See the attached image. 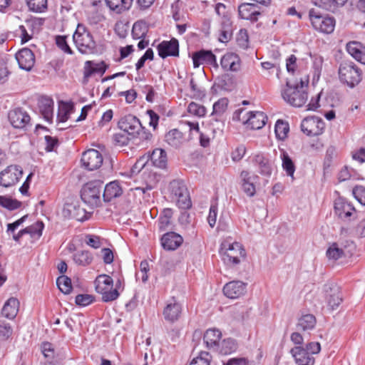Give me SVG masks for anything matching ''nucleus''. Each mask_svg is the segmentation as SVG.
Segmentation results:
<instances>
[{
  "instance_id": "obj_1",
  "label": "nucleus",
  "mask_w": 365,
  "mask_h": 365,
  "mask_svg": "<svg viewBox=\"0 0 365 365\" xmlns=\"http://www.w3.org/2000/svg\"><path fill=\"white\" fill-rule=\"evenodd\" d=\"M307 87L308 80L301 79L299 83L294 84L287 81L286 87L282 90V96L289 105L297 108L302 107L308 99Z\"/></svg>"
},
{
  "instance_id": "obj_2",
  "label": "nucleus",
  "mask_w": 365,
  "mask_h": 365,
  "mask_svg": "<svg viewBox=\"0 0 365 365\" xmlns=\"http://www.w3.org/2000/svg\"><path fill=\"white\" fill-rule=\"evenodd\" d=\"M73 38L78 50L81 53L92 54L96 52V43L92 34L84 26L78 25Z\"/></svg>"
},
{
  "instance_id": "obj_3",
  "label": "nucleus",
  "mask_w": 365,
  "mask_h": 365,
  "mask_svg": "<svg viewBox=\"0 0 365 365\" xmlns=\"http://www.w3.org/2000/svg\"><path fill=\"white\" fill-rule=\"evenodd\" d=\"M220 252L222 259L227 265H235L240 262V258L246 255L242 245L237 242H230L225 240L221 245Z\"/></svg>"
},
{
  "instance_id": "obj_4",
  "label": "nucleus",
  "mask_w": 365,
  "mask_h": 365,
  "mask_svg": "<svg viewBox=\"0 0 365 365\" xmlns=\"http://www.w3.org/2000/svg\"><path fill=\"white\" fill-rule=\"evenodd\" d=\"M170 197L181 209H187L191 207V201L188 190L185 182L181 180H172L168 187Z\"/></svg>"
},
{
  "instance_id": "obj_5",
  "label": "nucleus",
  "mask_w": 365,
  "mask_h": 365,
  "mask_svg": "<svg viewBox=\"0 0 365 365\" xmlns=\"http://www.w3.org/2000/svg\"><path fill=\"white\" fill-rule=\"evenodd\" d=\"M339 78L341 83L354 88L361 81V71L353 62L344 61L339 67Z\"/></svg>"
},
{
  "instance_id": "obj_6",
  "label": "nucleus",
  "mask_w": 365,
  "mask_h": 365,
  "mask_svg": "<svg viewBox=\"0 0 365 365\" xmlns=\"http://www.w3.org/2000/svg\"><path fill=\"white\" fill-rule=\"evenodd\" d=\"M96 290L102 295L105 302L115 300L120 295L119 292L113 289V279L107 274H101L95 280Z\"/></svg>"
},
{
  "instance_id": "obj_7",
  "label": "nucleus",
  "mask_w": 365,
  "mask_h": 365,
  "mask_svg": "<svg viewBox=\"0 0 365 365\" xmlns=\"http://www.w3.org/2000/svg\"><path fill=\"white\" fill-rule=\"evenodd\" d=\"M103 182L101 180H93L86 183L81 189L82 200L91 207L98 206L101 202V194Z\"/></svg>"
},
{
  "instance_id": "obj_8",
  "label": "nucleus",
  "mask_w": 365,
  "mask_h": 365,
  "mask_svg": "<svg viewBox=\"0 0 365 365\" xmlns=\"http://www.w3.org/2000/svg\"><path fill=\"white\" fill-rule=\"evenodd\" d=\"M309 18L313 27L320 32L331 34L335 27V19L333 17L323 16L314 9L309 11Z\"/></svg>"
},
{
  "instance_id": "obj_9",
  "label": "nucleus",
  "mask_w": 365,
  "mask_h": 365,
  "mask_svg": "<svg viewBox=\"0 0 365 365\" xmlns=\"http://www.w3.org/2000/svg\"><path fill=\"white\" fill-rule=\"evenodd\" d=\"M21 168L16 165L7 166L0 173V185L9 187L15 185L22 177Z\"/></svg>"
},
{
  "instance_id": "obj_10",
  "label": "nucleus",
  "mask_w": 365,
  "mask_h": 365,
  "mask_svg": "<svg viewBox=\"0 0 365 365\" xmlns=\"http://www.w3.org/2000/svg\"><path fill=\"white\" fill-rule=\"evenodd\" d=\"M324 128V121L317 116L307 117L301 123L302 131L309 136H314L322 134Z\"/></svg>"
},
{
  "instance_id": "obj_11",
  "label": "nucleus",
  "mask_w": 365,
  "mask_h": 365,
  "mask_svg": "<svg viewBox=\"0 0 365 365\" xmlns=\"http://www.w3.org/2000/svg\"><path fill=\"white\" fill-rule=\"evenodd\" d=\"M354 249L353 242H346V245L333 243L327 250V256L329 259L337 260L342 257L351 255Z\"/></svg>"
},
{
  "instance_id": "obj_12",
  "label": "nucleus",
  "mask_w": 365,
  "mask_h": 365,
  "mask_svg": "<svg viewBox=\"0 0 365 365\" xmlns=\"http://www.w3.org/2000/svg\"><path fill=\"white\" fill-rule=\"evenodd\" d=\"M103 160L101 153L95 149L85 151L81 157L82 165L88 170L98 169L102 165Z\"/></svg>"
},
{
  "instance_id": "obj_13",
  "label": "nucleus",
  "mask_w": 365,
  "mask_h": 365,
  "mask_svg": "<svg viewBox=\"0 0 365 365\" xmlns=\"http://www.w3.org/2000/svg\"><path fill=\"white\" fill-rule=\"evenodd\" d=\"M120 130L133 137L143 128L139 119L133 115H127L121 118L118 122Z\"/></svg>"
},
{
  "instance_id": "obj_14",
  "label": "nucleus",
  "mask_w": 365,
  "mask_h": 365,
  "mask_svg": "<svg viewBox=\"0 0 365 365\" xmlns=\"http://www.w3.org/2000/svg\"><path fill=\"white\" fill-rule=\"evenodd\" d=\"M8 118L11 125L15 128H24L30 122V116L21 108H17L11 110Z\"/></svg>"
},
{
  "instance_id": "obj_15",
  "label": "nucleus",
  "mask_w": 365,
  "mask_h": 365,
  "mask_svg": "<svg viewBox=\"0 0 365 365\" xmlns=\"http://www.w3.org/2000/svg\"><path fill=\"white\" fill-rule=\"evenodd\" d=\"M16 59L19 67L25 71H29L35 63V56L32 51L27 48L19 50L16 54Z\"/></svg>"
},
{
  "instance_id": "obj_16",
  "label": "nucleus",
  "mask_w": 365,
  "mask_h": 365,
  "mask_svg": "<svg viewBox=\"0 0 365 365\" xmlns=\"http://www.w3.org/2000/svg\"><path fill=\"white\" fill-rule=\"evenodd\" d=\"M157 48L158 55L163 58H165L168 56H179V43L178 41L175 38L162 41L158 44Z\"/></svg>"
},
{
  "instance_id": "obj_17",
  "label": "nucleus",
  "mask_w": 365,
  "mask_h": 365,
  "mask_svg": "<svg viewBox=\"0 0 365 365\" xmlns=\"http://www.w3.org/2000/svg\"><path fill=\"white\" fill-rule=\"evenodd\" d=\"M239 16L252 22H256L261 14L258 5L253 3H244L239 6Z\"/></svg>"
},
{
  "instance_id": "obj_18",
  "label": "nucleus",
  "mask_w": 365,
  "mask_h": 365,
  "mask_svg": "<svg viewBox=\"0 0 365 365\" xmlns=\"http://www.w3.org/2000/svg\"><path fill=\"white\" fill-rule=\"evenodd\" d=\"M247 284L241 281H232L227 283L223 288L226 297L230 299H237L246 292Z\"/></svg>"
},
{
  "instance_id": "obj_19",
  "label": "nucleus",
  "mask_w": 365,
  "mask_h": 365,
  "mask_svg": "<svg viewBox=\"0 0 365 365\" xmlns=\"http://www.w3.org/2000/svg\"><path fill=\"white\" fill-rule=\"evenodd\" d=\"M193 66L197 68L200 65L207 63L215 68L218 67L215 56L210 51L201 50L192 55Z\"/></svg>"
},
{
  "instance_id": "obj_20",
  "label": "nucleus",
  "mask_w": 365,
  "mask_h": 365,
  "mask_svg": "<svg viewBox=\"0 0 365 365\" xmlns=\"http://www.w3.org/2000/svg\"><path fill=\"white\" fill-rule=\"evenodd\" d=\"M298 365H313L314 358L302 346H296L290 351Z\"/></svg>"
},
{
  "instance_id": "obj_21",
  "label": "nucleus",
  "mask_w": 365,
  "mask_h": 365,
  "mask_svg": "<svg viewBox=\"0 0 365 365\" xmlns=\"http://www.w3.org/2000/svg\"><path fill=\"white\" fill-rule=\"evenodd\" d=\"M182 242V236L174 232H167L161 237V245L166 250H175Z\"/></svg>"
},
{
  "instance_id": "obj_22",
  "label": "nucleus",
  "mask_w": 365,
  "mask_h": 365,
  "mask_svg": "<svg viewBox=\"0 0 365 365\" xmlns=\"http://www.w3.org/2000/svg\"><path fill=\"white\" fill-rule=\"evenodd\" d=\"M326 292L327 302L329 309L334 310L338 308L343 301V294L341 289L336 285H333L329 287V289L326 290Z\"/></svg>"
},
{
  "instance_id": "obj_23",
  "label": "nucleus",
  "mask_w": 365,
  "mask_h": 365,
  "mask_svg": "<svg viewBox=\"0 0 365 365\" xmlns=\"http://www.w3.org/2000/svg\"><path fill=\"white\" fill-rule=\"evenodd\" d=\"M242 190L248 197H253L256 192L255 183L258 180L257 175H250V173L243 170L240 174Z\"/></svg>"
},
{
  "instance_id": "obj_24",
  "label": "nucleus",
  "mask_w": 365,
  "mask_h": 365,
  "mask_svg": "<svg viewBox=\"0 0 365 365\" xmlns=\"http://www.w3.org/2000/svg\"><path fill=\"white\" fill-rule=\"evenodd\" d=\"M182 311L181 305L174 299L168 303L163 310V316L165 320L174 322L178 320L180 316Z\"/></svg>"
},
{
  "instance_id": "obj_25",
  "label": "nucleus",
  "mask_w": 365,
  "mask_h": 365,
  "mask_svg": "<svg viewBox=\"0 0 365 365\" xmlns=\"http://www.w3.org/2000/svg\"><path fill=\"white\" fill-rule=\"evenodd\" d=\"M220 64L225 71H237L240 68V59L233 53H227L221 58Z\"/></svg>"
},
{
  "instance_id": "obj_26",
  "label": "nucleus",
  "mask_w": 365,
  "mask_h": 365,
  "mask_svg": "<svg viewBox=\"0 0 365 365\" xmlns=\"http://www.w3.org/2000/svg\"><path fill=\"white\" fill-rule=\"evenodd\" d=\"M334 212L339 217L345 220L355 213L356 210L351 204L342 199H338L334 203Z\"/></svg>"
},
{
  "instance_id": "obj_27",
  "label": "nucleus",
  "mask_w": 365,
  "mask_h": 365,
  "mask_svg": "<svg viewBox=\"0 0 365 365\" xmlns=\"http://www.w3.org/2000/svg\"><path fill=\"white\" fill-rule=\"evenodd\" d=\"M247 118L243 121L244 123L248 124L252 129L258 130L262 128L265 125L267 116L262 112H248Z\"/></svg>"
},
{
  "instance_id": "obj_28",
  "label": "nucleus",
  "mask_w": 365,
  "mask_h": 365,
  "mask_svg": "<svg viewBox=\"0 0 365 365\" xmlns=\"http://www.w3.org/2000/svg\"><path fill=\"white\" fill-rule=\"evenodd\" d=\"M53 101L48 97H41L38 101V108L43 118L51 122L53 115Z\"/></svg>"
},
{
  "instance_id": "obj_29",
  "label": "nucleus",
  "mask_w": 365,
  "mask_h": 365,
  "mask_svg": "<svg viewBox=\"0 0 365 365\" xmlns=\"http://www.w3.org/2000/svg\"><path fill=\"white\" fill-rule=\"evenodd\" d=\"M222 337L221 331L215 328L207 329L204 334V341L207 347L215 351Z\"/></svg>"
},
{
  "instance_id": "obj_30",
  "label": "nucleus",
  "mask_w": 365,
  "mask_h": 365,
  "mask_svg": "<svg viewBox=\"0 0 365 365\" xmlns=\"http://www.w3.org/2000/svg\"><path fill=\"white\" fill-rule=\"evenodd\" d=\"M19 308V302L17 299L11 297L4 304L1 314L3 317L13 319L16 317Z\"/></svg>"
},
{
  "instance_id": "obj_31",
  "label": "nucleus",
  "mask_w": 365,
  "mask_h": 365,
  "mask_svg": "<svg viewBox=\"0 0 365 365\" xmlns=\"http://www.w3.org/2000/svg\"><path fill=\"white\" fill-rule=\"evenodd\" d=\"M123 190L119 182L117 181H113L105 186L103 197L106 202H109L112 199L120 196Z\"/></svg>"
},
{
  "instance_id": "obj_32",
  "label": "nucleus",
  "mask_w": 365,
  "mask_h": 365,
  "mask_svg": "<svg viewBox=\"0 0 365 365\" xmlns=\"http://www.w3.org/2000/svg\"><path fill=\"white\" fill-rule=\"evenodd\" d=\"M346 50L356 61L365 64V48L359 43L356 41L348 43Z\"/></svg>"
},
{
  "instance_id": "obj_33",
  "label": "nucleus",
  "mask_w": 365,
  "mask_h": 365,
  "mask_svg": "<svg viewBox=\"0 0 365 365\" xmlns=\"http://www.w3.org/2000/svg\"><path fill=\"white\" fill-rule=\"evenodd\" d=\"M150 160L153 165L159 168H165L167 165V155L164 150L155 148L151 155L147 157V160Z\"/></svg>"
},
{
  "instance_id": "obj_34",
  "label": "nucleus",
  "mask_w": 365,
  "mask_h": 365,
  "mask_svg": "<svg viewBox=\"0 0 365 365\" xmlns=\"http://www.w3.org/2000/svg\"><path fill=\"white\" fill-rule=\"evenodd\" d=\"M74 106L71 102H65L61 101L58 102V110L57 119L59 123L66 122L73 112Z\"/></svg>"
},
{
  "instance_id": "obj_35",
  "label": "nucleus",
  "mask_w": 365,
  "mask_h": 365,
  "mask_svg": "<svg viewBox=\"0 0 365 365\" xmlns=\"http://www.w3.org/2000/svg\"><path fill=\"white\" fill-rule=\"evenodd\" d=\"M237 349L236 341L231 338H227L220 341L217 348L215 351L222 355H227L235 352Z\"/></svg>"
},
{
  "instance_id": "obj_36",
  "label": "nucleus",
  "mask_w": 365,
  "mask_h": 365,
  "mask_svg": "<svg viewBox=\"0 0 365 365\" xmlns=\"http://www.w3.org/2000/svg\"><path fill=\"white\" fill-rule=\"evenodd\" d=\"M106 1L110 10L117 14H121L130 9L133 0H106Z\"/></svg>"
},
{
  "instance_id": "obj_37",
  "label": "nucleus",
  "mask_w": 365,
  "mask_h": 365,
  "mask_svg": "<svg viewBox=\"0 0 365 365\" xmlns=\"http://www.w3.org/2000/svg\"><path fill=\"white\" fill-rule=\"evenodd\" d=\"M347 0H314V4L327 11L335 12L339 7L345 4Z\"/></svg>"
},
{
  "instance_id": "obj_38",
  "label": "nucleus",
  "mask_w": 365,
  "mask_h": 365,
  "mask_svg": "<svg viewBox=\"0 0 365 365\" xmlns=\"http://www.w3.org/2000/svg\"><path fill=\"white\" fill-rule=\"evenodd\" d=\"M254 162L258 166L262 175L269 176L272 173V166L269 160L262 154H257L254 157Z\"/></svg>"
},
{
  "instance_id": "obj_39",
  "label": "nucleus",
  "mask_w": 365,
  "mask_h": 365,
  "mask_svg": "<svg viewBox=\"0 0 365 365\" xmlns=\"http://www.w3.org/2000/svg\"><path fill=\"white\" fill-rule=\"evenodd\" d=\"M63 212H68L69 217L73 218L78 221H84L87 220L85 209L81 208L74 204H68L63 210Z\"/></svg>"
},
{
  "instance_id": "obj_40",
  "label": "nucleus",
  "mask_w": 365,
  "mask_h": 365,
  "mask_svg": "<svg viewBox=\"0 0 365 365\" xmlns=\"http://www.w3.org/2000/svg\"><path fill=\"white\" fill-rule=\"evenodd\" d=\"M173 212L170 208H165L163 210L158 219V227L160 231H165L171 228Z\"/></svg>"
},
{
  "instance_id": "obj_41",
  "label": "nucleus",
  "mask_w": 365,
  "mask_h": 365,
  "mask_svg": "<svg viewBox=\"0 0 365 365\" xmlns=\"http://www.w3.org/2000/svg\"><path fill=\"white\" fill-rule=\"evenodd\" d=\"M165 141L172 147H180L183 141L184 138L182 133L178 129H173L165 135Z\"/></svg>"
},
{
  "instance_id": "obj_42",
  "label": "nucleus",
  "mask_w": 365,
  "mask_h": 365,
  "mask_svg": "<svg viewBox=\"0 0 365 365\" xmlns=\"http://www.w3.org/2000/svg\"><path fill=\"white\" fill-rule=\"evenodd\" d=\"M232 36V22L230 19H225L221 22V29L219 41L222 43L228 42Z\"/></svg>"
},
{
  "instance_id": "obj_43",
  "label": "nucleus",
  "mask_w": 365,
  "mask_h": 365,
  "mask_svg": "<svg viewBox=\"0 0 365 365\" xmlns=\"http://www.w3.org/2000/svg\"><path fill=\"white\" fill-rule=\"evenodd\" d=\"M316 325L315 317L312 314H306L302 316L298 321V331H308L314 328Z\"/></svg>"
},
{
  "instance_id": "obj_44",
  "label": "nucleus",
  "mask_w": 365,
  "mask_h": 365,
  "mask_svg": "<svg viewBox=\"0 0 365 365\" xmlns=\"http://www.w3.org/2000/svg\"><path fill=\"white\" fill-rule=\"evenodd\" d=\"M280 158L282 161V168L288 176L294 178V173L295 171V165L289 154L284 150H281Z\"/></svg>"
},
{
  "instance_id": "obj_45",
  "label": "nucleus",
  "mask_w": 365,
  "mask_h": 365,
  "mask_svg": "<svg viewBox=\"0 0 365 365\" xmlns=\"http://www.w3.org/2000/svg\"><path fill=\"white\" fill-rule=\"evenodd\" d=\"M106 68L107 66L104 62L93 65L92 61H88L86 62L84 76L85 78H88L94 73H101L103 74L105 73Z\"/></svg>"
},
{
  "instance_id": "obj_46",
  "label": "nucleus",
  "mask_w": 365,
  "mask_h": 365,
  "mask_svg": "<svg viewBox=\"0 0 365 365\" xmlns=\"http://www.w3.org/2000/svg\"><path fill=\"white\" fill-rule=\"evenodd\" d=\"M185 123L189 127L190 131H196L200 133V143L204 148L210 145V137L205 132H200V128L197 123L186 121Z\"/></svg>"
},
{
  "instance_id": "obj_47",
  "label": "nucleus",
  "mask_w": 365,
  "mask_h": 365,
  "mask_svg": "<svg viewBox=\"0 0 365 365\" xmlns=\"http://www.w3.org/2000/svg\"><path fill=\"white\" fill-rule=\"evenodd\" d=\"M93 255L88 251H81L73 255L74 262L81 266H87L93 262Z\"/></svg>"
},
{
  "instance_id": "obj_48",
  "label": "nucleus",
  "mask_w": 365,
  "mask_h": 365,
  "mask_svg": "<svg viewBox=\"0 0 365 365\" xmlns=\"http://www.w3.org/2000/svg\"><path fill=\"white\" fill-rule=\"evenodd\" d=\"M148 31L147 24L143 21H138L133 26L132 35L134 38H143L145 36Z\"/></svg>"
},
{
  "instance_id": "obj_49",
  "label": "nucleus",
  "mask_w": 365,
  "mask_h": 365,
  "mask_svg": "<svg viewBox=\"0 0 365 365\" xmlns=\"http://www.w3.org/2000/svg\"><path fill=\"white\" fill-rule=\"evenodd\" d=\"M56 284L60 291L65 294H69L72 290L71 280L66 275L58 277Z\"/></svg>"
},
{
  "instance_id": "obj_50",
  "label": "nucleus",
  "mask_w": 365,
  "mask_h": 365,
  "mask_svg": "<svg viewBox=\"0 0 365 365\" xmlns=\"http://www.w3.org/2000/svg\"><path fill=\"white\" fill-rule=\"evenodd\" d=\"M44 19L41 18H31L25 21L24 25L33 35L38 32L40 27L43 24Z\"/></svg>"
},
{
  "instance_id": "obj_51",
  "label": "nucleus",
  "mask_w": 365,
  "mask_h": 365,
  "mask_svg": "<svg viewBox=\"0 0 365 365\" xmlns=\"http://www.w3.org/2000/svg\"><path fill=\"white\" fill-rule=\"evenodd\" d=\"M289 128L287 123L282 120H278L275 124V134L279 140H284L287 138Z\"/></svg>"
},
{
  "instance_id": "obj_52",
  "label": "nucleus",
  "mask_w": 365,
  "mask_h": 365,
  "mask_svg": "<svg viewBox=\"0 0 365 365\" xmlns=\"http://www.w3.org/2000/svg\"><path fill=\"white\" fill-rule=\"evenodd\" d=\"M30 10L43 12L47 8V0H26Z\"/></svg>"
},
{
  "instance_id": "obj_53",
  "label": "nucleus",
  "mask_w": 365,
  "mask_h": 365,
  "mask_svg": "<svg viewBox=\"0 0 365 365\" xmlns=\"http://www.w3.org/2000/svg\"><path fill=\"white\" fill-rule=\"evenodd\" d=\"M228 99L222 98L219 99L213 105V115H222L227 110L228 106Z\"/></svg>"
},
{
  "instance_id": "obj_54",
  "label": "nucleus",
  "mask_w": 365,
  "mask_h": 365,
  "mask_svg": "<svg viewBox=\"0 0 365 365\" xmlns=\"http://www.w3.org/2000/svg\"><path fill=\"white\" fill-rule=\"evenodd\" d=\"M43 227V223L41 221H38L26 227V234H29L32 237H39L42 235Z\"/></svg>"
},
{
  "instance_id": "obj_55",
  "label": "nucleus",
  "mask_w": 365,
  "mask_h": 365,
  "mask_svg": "<svg viewBox=\"0 0 365 365\" xmlns=\"http://www.w3.org/2000/svg\"><path fill=\"white\" fill-rule=\"evenodd\" d=\"M210 356L207 351H201L199 356L194 358L190 365H210Z\"/></svg>"
},
{
  "instance_id": "obj_56",
  "label": "nucleus",
  "mask_w": 365,
  "mask_h": 365,
  "mask_svg": "<svg viewBox=\"0 0 365 365\" xmlns=\"http://www.w3.org/2000/svg\"><path fill=\"white\" fill-rule=\"evenodd\" d=\"M0 205L10 210H13L19 207L21 202L16 200L0 195Z\"/></svg>"
},
{
  "instance_id": "obj_57",
  "label": "nucleus",
  "mask_w": 365,
  "mask_h": 365,
  "mask_svg": "<svg viewBox=\"0 0 365 365\" xmlns=\"http://www.w3.org/2000/svg\"><path fill=\"white\" fill-rule=\"evenodd\" d=\"M0 205L10 210H13L19 207L21 202L16 200L0 195Z\"/></svg>"
},
{
  "instance_id": "obj_58",
  "label": "nucleus",
  "mask_w": 365,
  "mask_h": 365,
  "mask_svg": "<svg viewBox=\"0 0 365 365\" xmlns=\"http://www.w3.org/2000/svg\"><path fill=\"white\" fill-rule=\"evenodd\" d=\"M84 242L88 246L94 249H98L103 245L102 239L99 236L94 235H86Z\"/></svg>"
},
{
  "instance_id": "obj_59",
  "label": "nucleus",
  "mask_w": 365,
  "mask_h": 365,
  "mask_svg": "<svg viewBox=\"0 0 365 365\" xmlns=\"http://www.w3.org/2000/svg\"><path fill=\"white\" fill-rule=\"evenodd\" d=\"M13 333V329L9 323L4 320H0V339L6 340Z\"/></svg>"
},
{
  "instance_id": "obj_60",
  "label": "nucleus",
  "mask_w": 365,
  "mask_h": 365,
  "mask_svg": "<svg viewBox=\"0 0 365 365\" xmlns=\"http://www.w3.org/2000/svg\"><path fill=\"white\" fill-rule=\"evenodd\" d=\"M187 111L194 115L202 117L205 115L206 109L203 106L192 102L189 104Z\"/></svg>"
},
{
  "instance_id": "obj_61",
  "label": "nucleus",
  "mask_w": 365,
  "mask_h": 365,
  "mask_svg": "<svg viewBox=\"0 0 365 365\" xmlns=\"http://www.w3.org/2000/svg\"><path fill=\"white\" fill-rule=\"evenodd\" d=\"M190 86L192 91L193 92V96L196 98H202L205 96V90L201 86H198L192 78L190 81Z\"/></svg>"
},
{
  "instance_id": "obj_62",
  "label": "nucleus",
  "mask_w": 365,
  "mask_h": 365,
  "mask_svg": "<svg viewBox=\"0 0 365 365\" xmlns=\"http://www.w3.org/2000/svg\"><path fill=\"white\" fill-rule=\"evenodd\" d=\"M94 297L90 294H78L76 297V303L79 306H87L92 303Z\"/></svg>"
},
{
  "instance_id": "obj_63",
  "label": "nucleus",
  "mask_w": 365,
  "mask_h": 365,
  "mask_svg": "<svg viewBox=\"0 0 365 365\" xmlns=\"http://www.w3.org/2000/svg\"><path fill=\"white\" fill-rule=\"evenodd\" d=\"M246 153V148L243 145L237 146L231 154V157L233 161H240L245 155Z\"/></svg>"
},
{
  "instance_id": "obj_64",
  "label": "nucleus",
  "mask_w": 365,
  "mask_h": 365,
  "mask_svg": "<svg viewBox=\"0 0 365 365\" xmlns=\"http://www.w3.org/2000/svg\"><path fill=\"white\" fill-rule=\"evenodd\" d=\"M353 195L355 198L363 205H365V187L356 186L353 190Z\"/></svg>"
}]
</instances>
